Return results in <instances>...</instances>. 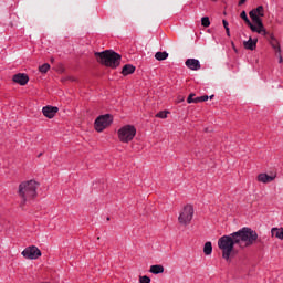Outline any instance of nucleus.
Listing matches in <instances>:
<instances>
[{
	"label": "nucleus",
	"mask_w": 283,
	"mask_h": 283,
	"mask_svg": "<svg viewBox=\"0 0 283 283\" xmlns=\"http://www.w3.org/2000/svg\"><path fill=\"white\" fill-rule=\"evenodd\" d=\"M154 275L165 273V268L160 264L151 265L149 270Z\"/></svg>",
	"instance_id": "f3484780"
},
{
	"label": "nucleus",
	"mask_w": 283,
	"mask_h": 283,
	"mask_svg": "<svg viewBox=\"0 0 283 283\" xmlns=\"http://www.w3.org/2000/svg\"><path fill=\"white\" fill-rule=\"evenodd\" d=\"M276 56L279 57V63H283L282 52L276 53Z\"/></svg>",
	"instance_id": "c85d7f7f"
},
{
	"label": "nucleus",
	"mask_w": 283,
	"mask_h": 283,
	"mask_svg": "<svg viewBox=\"0 0 283 283\" xmlns=\"http://www.w3.org/2000/svg\"><path fill=\"white\" fill-rule=\"evenodd\" d=\"M205 101H209V96L208 95H203V96L195 98V103H205Z\"/></svg>",
	"instance_id": "393cba45"
},
{
	"label": "nucleus",
	"mask_w": 283,
	"mask_h": 283,
	"mask_svg": "<svg viewBox=\"0 0 283 283\" xmlns=\"http://www.w3.org/2000/svg\"><path fill=\"white\" fill-rule=\"evenodd\" d=\"M201 25H203V28H209V25H211V21L209 20V17L201 18Z\"/></svg>",
	"instance_id": "b1692460"
},
{
	"label": "nucleus",
	"mask_w": 283,
	"mask_h": 283,
	"mask_svg": "<svg viewBox=\"0 0 283 283\" xmlns=\"http://www.w3.org/2000/svg\"><path fill=\"white\" fill-rule=\"evenodd\" d=\"M12 81L14 83H18V85H28V81H30V77H28V74L25 73H18L13 75Z\"/></svg>",
	"instance_id": "f8f14e48"
},
{
	"label": "nucleus",
	"mask_w": 283,
	"mask_h": 283,
	"mask_svg": "<svg viewBox=\"0 0 283 283\" xmlns=\"http://www.w3.org/2000/svg\"><path fill=\"white\" fill-rule=\"evenodd\" d=\"M139 282L140 283H151V279H149V276L144 275L139 277Z\"/></svg>",
	"instance_id": "a878e982"
},
{
	"label": "nucleus",
	"mask_w": 283,
	"mask_h": 283,
	"mask_svg": "<svg viewBox=\"0 0 283 283\" xmlns=\"http://www.w3.org/2000/svg\"><path fill=\"white\" fill-rule=\"evenodd\" d=\"M95 59L97 63H101L102 65H105L106 67H113L116 69L118 65H120V54L112 51L106 50L103 52H95Z\"/></svg>",
	"instance_id": "f03ea898"
},
{
	"label": "nucleus",
	"mask_w": 283,
	"mask_h": 283,
	"mask_svg": "<svg viewBox=\"0 0 283 283\" xmlns=\"http://www.w3.org/2000/svg\"><path fill=\"white\" fill-rule=\"evenodd\" d=\"M185 64L186 66H188L189 70H193V71H198L201 67L200 61L196 59H188Z\"/></svg>",
	"instance_id": "ddd939ff"
},
{
	"label": "nucleus",
	"mask_w": 283,
	"mask_h": 283,
	"mask_svg": "<svg viewBox=\"0 0 283 283\" xmlns=\"http://www.w3.org/2000/svg\"><path fill=\"white\" fill-rule=\"evenodd\" d=\"M36 189H39V182L34 180L23 181L19 185V196L22 200V205L36 198Z\"/></svg>",
	"instance_id": "7ed1b4c3"
},
{
	"label": "nucleus",
	"mask_w": 283,
	"mask_h": 283,
	"mask_svg": "<svg viewBox=\"0 0 283 283\" xmlns=\"http://www.w3.org/2000/svg\"><path fill=\"white\" fill-rule=\"evenodd\" d=\"M191 220H193V206L187 205L179 212L178 222L184 227H188V224H191Z\"/></svg>",
	"instance_id": "20e7f679"
},
{
	"label": "nucleus",
	"mask_w": 283,
	"mask_h": 283,
	"mask_svg": "<svg viewBox=\"0 0 283 283\" xmlns=\"http://www.w3.org/2000/svg\"><path fill=\"white\" fill-rule=\"evenodd\" d=\"M193 96H196V94L191 93L188 98H187V103L191 104V103H196V98H193Z\"/></svg>",
	"instance_id": "bb28decb"
},
{
	"label": "nucleus",
	"mask_w": 283,
	"mask_h": 283,
	"mask_svg": "<svg viewBox=\"0 0 283 283\" xmlns=\"http://www.w3.org/2000/svg\"><path fill=\"white\" fill-rule=\"evenodd\" d=\"M134 72H136V66H134L132 64L124 65V67L122 70L123 76H129V74H134Z\"/></svg>",
	"instance_id": "dca6fc26"
},
{
	"label": "nucleus",
	"mask_w": 283,
	"mask_h": 283,
	"mask_svg": "<svg viewBox=\"0 0 283 283\" xmlns=\"http://www.w3.org/2000/svg\"><path fill=\"white\" fill-rule=\"evenodd\" d=\"M49 70H50V64L49 63H45V64H43L39 67V71L41 72V74H48Z\"/></svg>",
	"instance_id": "5701e85b"
},
{
	"label": "nucleus",
	"mask_w": 283,
	"mask_h": 283,
	"mask_svg": "<svg viewBox=\"0 0 283 283\" xmlns=\"http://www.w3.org/2000/svg\"><path fill=\"white\" fill-rule=\"evenodd\" d=\"M243 45L245 48V50H255V48H258V39H252L250 38L248 41L243 42Z\"/></svg>",
	"instance_id": "4468645a"
},
{
	"label": "nucleus",
	"mask_w": 283,
	"mask_h": 283,
	"mask_svg": "<svg viewBox=\"0 0 283 283\" xmlns=\"http://www.w3.org/2000/svg\"><path fill=\"white\" fill-rule=\"evenodd\" d=\"M250 19H252V25L254 30L253 32H256V34H266V29L264 28V23L262 22V19L260 15L255 14V11H250Z\"/></svg>",
	"instance_id": "0eeeda50"
},
{
	"label": "nucleus",
	"mask_w": 283,
	"mask_h": 283,
	"mask_svg": "<svg viewBox=\"0 0 283 283\" xmlns=\"http://www.w3.org/2000/svg\"><path fill=\"white\" fill-rule=\"evenodd\" d=\"M250 19H252V25L254 30L253 32H256V34H266V29L264 28V23L262 22V19L260 15L255 14V11H250Z\"/></svg>",
	"instance_id": "423d86ee"
},
{
	"label": "nucleus",
	"mask_w": 283,
	"mask_h": 283,
	"mask_svg": "<svg viewBox=\"0 0 283 283\" xmlns=\"http://www.w3.org/2000/svg\"><path fill=\"white\" fill-rule=\"evenodd\" d=\"M275 177H276L275 175L269 176L266 174H260L258 176V180H259V182H263L264 185H266L268 182H273Z\"/></svg>",
	"instance_id": "2eb2a0df"
},
{
	"label": "nucleus",
	"mask_w": 283,
	"mask_h": 283,
	"mask_svg": "<svg viewBox=\"0 0 283 283\" xmlns=\"http://www.w3.org/2000/svg\"><path fill=\"white\" fill-rule=\"evenodd\" d=\"M262 36H264L269 41L270 45L273 48L276 54H280V52H282L280 42L277 41V39H275L273 33L266 31V34H262Z\"/></svg>",
	"instance_id": "9d476101"
},
{
	"label": "nucleus",
	"mask_w": 283,
	"mask_h": 283,
	"mask_svg": "<svg viewBox=\"0 0 283 283\" xmlns=\"http://www.w3.org/2000/svg\"><path fill=\"white\" fill-rule=\"evenodd\" d=\"M168 57H169V53H167V52H157L155 54V59L157 61H166V59H168Z\"/></svg>",
	"instance_id": "412c9836"
},
{
	"label": "nucleus",
	"mask_w": 283,
	"mask_h": 283,
	"mask_svg": "<svg viewBox=\"0 0 283 283\" xmlns=\"http://www.w3.org/2000/svg\"><path fill=\"white\" fill-rule=\"evenodd\" d=\"M203 253L205 255H211V253H213V245L211 244L210 241L205 243Z\"/></svg>",
	"instance_id": "aec40b11"
},
{
	"label": "nucleus",
	"mask_w": 283,
	"mask_h": 283,
	"mask_svg": "<svg viewBox=\"0 0 283 283\" xmlns=\"http://www.w3.org/2000/svg\"><path fill=\"white\" fill-rule=\"evenodd\" d=\"M227 35L231 36V31L229 30V28L226 29Z\"/></svg>",
	"instance_id": "473e14b6"
},
{
	"label": "nucleus",
	"mask_w": 283,
	"mask_h": 283,
	"mask_svg": "<svg viewBox=\"0 0 283 283\" xmlns=\"http://www.w3.org/2000/svg\"><path fill=\"white\" fill-rule=\"evenodd\" d=\"M247 3V0H239V6H244Z\"/></svg>",
	"instance_id": "2f4dec72"
},
{
	"label": "nucleus",
	"mask_w": 283,
	"mask_h": 283,
	"mask_svg": "<svg viewBox=\"0 0 283 283\" xmlns=\"http://www.w3.org/2000/svg\"><path fill=\"white\" fill-rule=\"evenodd\" d=\"M135 136H136V127L132 125L123 126L118 130V138L120 143H130V140H134Z\"/></svg>",
	"instance_id": "39448f33"
},
{
	"label": "nucleus",
	"mask_w": 283,
	"mask_h": 283,
	"mask_svg": "<svg viewBox=\"0 0 283 283\" xmlns=\"http://www.w3.org/2000/svg\"><path fill=\"white\" fill-rule=\"evenodd\" d=\"M222 23H223L224 30H226L227 28H229V22H228L227 20H223Z\"/></svg>",
	"instance_id": "c756f323"
},
{
	"label": "nucleus",
	"mask_w": 283,
	"mask_h": 283,
	"mask_svg": "<svg viewBox=\"0 0 283 283\" xmlns=\"http://www.w3.org/2000/svg\"><path fill=\"white\" fill-rule=\"evenodd\" d=\"M240 18L244 20V23H247L248 27H250V30H255V27H253V23L251 22V20H249V17L247 15V11H242Z\"/></svg>",
	"instance_id": "6ab92c4d"
},
{
	"label": "nucleus",
	"mask_w": 283,
	"mask_h": 283,
	"mask_svg": "<svg viewBox=\"0 0 283 283\" xmlns=\"http://www.w3.org/2000/svg\"><path fill=\"white\" fill-rule=\"evenodd\" d=\"M114 119L112 118V115H101L95 119V129L96 132H103V129H106V127H109L112 125V122Z\"/></svg>",
	"instance_id": "6e6552de"
},
{
	"label": "nucleus",
	"mask_w": 283,
	"mask_h": 283,
	"mask_svg": "<svg viewBox=\"0 0 283 283\" xmlns=\"http://www.w3.org/2000/svg\"><path fill=\"white\" fill-rule=\"evenodd\" d=\"M157 118H166L167 117V112H159L157 113Z\"/></svg>",
	"instance_id": "cd10ccee"
},
{
	"label": "nucleus",
	"mask_w": 283,
	"mask_h": 283,
	"mask_svg": "<svg viewBox=\"0 0 283 283\" xmlns=\"http://www.w3.org/2000/svg\"><path fill=\"white\" fill-rule=\"evenodd\" d=\"M22 255L23 258H27V260H39V258H41V250H39V248H36L35 245L25 248L22 251Z\"/></svg>",
	"instance_id": "1a4fd4ad"
},
{
	"label": "nucleus",
	"mask_w": 283,
	"mask_h": 283,
	"mask_svg": "<svg viewBox=\"0 0 283 283\" xmlns=\"http://www.w3.org/2000/svg\"><path fill=\"white\" fill-rule=\"evenodd\" d=\"M250 12H254L258 17H264V7L259 6L256 9H253Z\"/></svg>",
	"instance_id": "4be33fe9"
},
{
	"label": "nucleus",
	"mask_w": 283,
	"mask_h": 283,
	"mask_svg": "<svg viewBox=\"0 0 283 283\" xmlns=\"http://www.w3.org/2000/svg\"><path fill=\"white\" fill-rule=\"evenodd\" d=\"M271 233L274 238L283 240V228H272Z\"/></svg>",
	"instance_id": "a211bd4d"
},
{
	"label": "nucleus",
	"mask_w": 283,
	"mask_h": 283,
	"mask_svg": "<svg viewBox=\"0 0 283 283\" xmlns=\"http://www.w3.org/2000/svg\"><path fill=\"white\" fill-rule=\"evenodd\" d=\"M57 113H59V107L56 106H44L42 108V114L46 118H54V116H56Z\"/></svg>",
	"instance_id": "9b49d317"
},
{
	"label": "nucleus",
	"mask_w": 283,
	"mask_h": 283,
	"mask_svg": "<svg viewBox=\"0 0 283 283\" xmlns=\"http://www.w3.org/2000/svg\"><path fill=\"white\" fill-rule=\"evenodd\" d=\"M258 242V232L251 228H242L229 235H223L218 240V247L222 253L223 260L229 261L235 255L234 245L240 249H249Z\"/></svg>",
	"instance_id": "f257e3e1"
},
{
	"label": "nucleus",
	"mask_w": 283,
	"mask_h": 283,
	"mask_svg": "<svg viewBox=\"0 0 283 283\" xmlns=\"http://www.w3.org/2000/svg\"><path fill=\"white\" fill-rule=\"evenodd\" d=\"M210 98H213V95H212V96H210Z\"/></svg>",
	"instance_id": "72a5a7b5"
},
{
	"label": "nucleus",
	"mask_w": 283,
	"mask_h": 283,
	"mask_svg": "<svg viewBox=\"0 0 283 283\" xmlns=\"http://www.w3.org/2000/svg\"><path fill=\"white\" fill-rule=\"evenodd\" d=\"M182 102H185V96H179L177 99V103H182Z\"/></svg>",
	"instance_id": "7c9ffc66"
}]
</instances>
